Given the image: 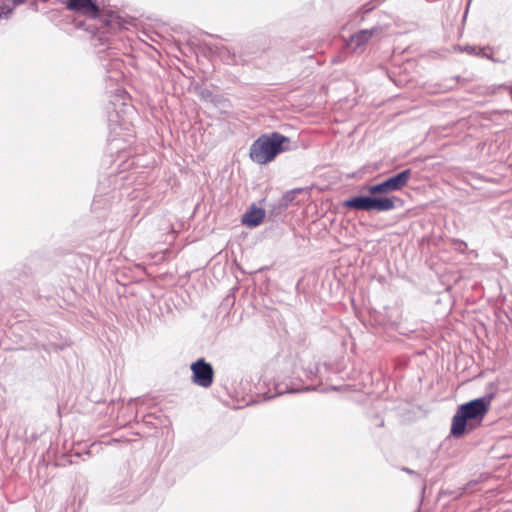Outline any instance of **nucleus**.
Instances as JSON below:
<instances>
[{
    "instance_id": "1",
    "label": "nucleus",
    "mask_w": 512,
    "mask_h": 512,
    "mask_svg": "<svg viewBox=\"0 0 512 512\" xmlns=\"http://www.w3.org/2000/svg\"><path fill=\"white\" fill-rule=\"evenodd\" d=\"M489 406L490 400L485 397L460 405L452 418L450 434L455 438H460L467 431L479 427L489 410Z\"/></svg>"
},
{
    "instance_id": "3",
    "label": "nucleus",
    "mask_w": 512,
    "mask_h": 512,
    "mask_svg": "<svg viewBox=\"0 0 512 512\" xmlns=\"http://www.w3.org/2000/svg\"><path fill=\"white\" fill-rule=\"evenodd\" d=\"M399 197H373V196H357L344 201L343 206L349 209L359 211L376 210L379 212L391 211L401 204Z\"/></svg>"
},
{
    "instance_id": "2",
    "label": "nucleus",
    "mask_w": 512,
    "mask_h": 512,
    "mask_svg": "<svg viewBox=\"0 0 512 512\" xmlns=\"http://www.w3.org/2000/svg\"><path fill=\"white\" fill-rule=\"evenodd\" d=\"M289 141L288 137L278 132L263 134L252 143L249 156L257 164H267L285 150L283 144Z\"/></svg>"
},
{
    "instance_id": "8",
    "label": "nucleus",
    "mask_w": 512,
    "mask_h": 512,
    "mask_svg": "<svg viewBox=\"0 0 512 512\" xmlns=\"http://www.w3.org/2000/svg\"><path fill=\"white\" fill-rule=\"evenodd\" d=\"M265 216V212L261 208L252 206L242 218V222L250 227L258 226Z\"/></svg>"
},
{
    "instance_id": "14",
    "label": "nucleus",
    "mask_w": 512,
    "mask_h": 512,
    "mask_svg": "<svg viewBox=\"0 0 512 512\" xmlns=\"http://www.w3.org/2000/svg\"><path fill=\"white\" fill-rule=\"evenodd\" d=\"M360 32L366 33V32H374L373 30H361Z\"/></svg>"
},
{
    "instance_id": "10",
    "label": "nucleus",
    "mask_w": 512,
    "mask_h": 512,
    "mask_svg": "<svg viewBox=\"0 0 512 512\" xmlns=\"http://www.w3.org/2000/svg\"><path fill=\"white\" fill-rule=\"evenodd\" d=\"M455 49H459L460 51H465L469 54H475V55H480L482 57H489L488 54L486 53L485 49L484 48H478V47H475V46H457L455 47Z\"/></svg>"
},
{
    "instance_id": "5",
    "label": "nucleus",
    "mask_w": 512,
    "mask_h": 512,
    "mask_svg": "<svg viewBox=\"0 0 512 512\" xmlns=\"http://www.w3.org/2000/svg\"><path fill=\"white\" fill-rule=\"evenodd\" d=\"M192 381L194 384L209 388L213 383L214 371L211 364L204 359H199L191 365Z\"/></svg>"
},
{
    "instance_id": "16",
    "label": "nucleus",
    "mask_w": 512,
    "mask_h": 512,
    "mask_svg": "<svg viewBox=\"0 0 512 512\" xmlns=\"http://www.w3.org/2000/svg\"><path fill=\"white\" fill-rule=\"evenodd\" d=\"M155 35H156V36H158V37H160V38H162V37H163V35H162V34H160V33H157V34H155Z\"/></svg>"
},
{
    "instance_id": "11",
    "label": "nucleus",
    "mask_w": 512,
    "mask_h": 512,
    "mask_svg": "<svg viewBox=\"0 0 512 512\" xmlns=\"http://www.w3.org/2000/svg\"><path fill=\"white\" fill-rule=\"evenodd\" d=\"M361 191L368 192L370 195L376 194H386L383 182L375 184V185H367L361 188Z\"/></svg>"
},
{
    "instance_id": "15",
    "label": "nucleus",
    "mask_w": 512,
    "mask_h": 512,
    "mask_svg": "<svg viewBox=\"0 0 512 512\" xmlns=\"http://www.w3.org/2000/svg\"><path fill=\"white\" fill-rule=\"evenodd\" d=\"M148 46L152 47V48L154 49V51L159 52V51H158V49H157V48H155L154 46H152L151 44H148Z\"/></svg>"
},
{
    "instance_id": "7",
    "label": "nucleus",
    "mask_w": 512,
    "mask_h": 512,
    "mask_svg": "<svg viewBox=\"0 0 512 512\" xmlns=\"http://www.w3.org/2000/svg\"><path fill=\"white\" fill-rule=\"evenodd\" d=\"M370 35L371 34H349L348 38H343L344 50L348 53L358 51L368 42Z\"/></svg>"
},
{
    "instance_id": "13",
    "label": "nucleus",
    "mask_w": 512,
    "mask_h": 512,
    "mask_svg": "<svg viewBox=\"0 0 512 512\" xmlns=\"http://www.w3.org/2000/svg\"><path fill=\"white\" fill-rule=\"evenodd\" d=\"M144 36H145L147 39L151 40L152 42L158 43L154 38H152V37H151V34L146 33V34H144Z\"/></svg>"
},
{
    "instance_id": "6",
    "label": "nucleus",
    "mask_w": 512,
    "mask_h": 512,
    "mask_svg": "<svg viewBox=\"0 0 512 512\" xmlns=\"http://www.w3.org/2000/svg\"><path fill=\"white\" fill-rule=\"evenodd\" d=\"M411 175L412 171L410 169H405L397 175L384 180L383 186L386 194L389 192L399 191L405 187L410 180Z\"/></svg>"
},
{
    "instance_id": "12",
    "label": "nucleus",
    "mask_w": 512,
    "mask_h": 512,
    "mask_svg": "<svg viewBox=\"0 0 512 512\" xmlns=\"http://www.w3.org/2000/svg\"><path fill=\"white\" fill-rule=\"evenodd\" d=\"M92 41H93L94 45H97L96 41L99 42L100 44H105L107 41L106 34H93Z\"/></svg>"
},
{
    "instance_id": "9",
    "label": "nucleus",
    "mask_w": 512,
    "mask_h": 512,
    "mask_svg": "<svg viewBox=\"0 0 512 512\" xmlns=\"http://www.w3.org/2000/svg\"><path fill=\"white\" fill-rule=\"evenodd\" d=\"M25 0H8V3L0 2V20L7 19L16 5L23 3Z\"/></svg>"
},
{
    "instance_id": "4",
    "label": "nucleus",
    "mask_w": 512,
    "mask_h": 512,
    "mask_svg": "<svg viewBox=\"0 0 512 512\" xmlns=\"http://www.w3.org/2000/svg\"><path fill=\"white\" fill-rule=\"evenodd\" d=\"M66 7L71 11L92 19H102L103 17L107 16L108 19L106 22L108 24H112L113 22L119 23L118 15L112 11L101 9L99 5L93 0H67Z\"/></svg>"
}]
</instances>
